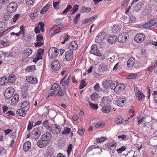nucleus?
<instances>
[{"label":"nucleus","instance_id":"45","mask_svg":"<svg viewBox=\"0 0 157 157\" xmlns=\"http://www.w3.org/2000/svg\"><path fill=\"white\" fill-rule=\"evenodd\" d=\"M72 8V6L71 5H68L67 8L62 12V13H63L64 14H66V13L69 12Z\"/></svg>","mask_w":157,"mask_h":157},{"label":"nucleus","instance_id":"30","mask_svg":"<svg viewBox=\"0 0 157 157\" xmlns=\"http://www.w3.org/2000/svg\"><path fill=\"white\" fill-rule=\"evenodd\" d=\"M109 87L111 90H113L115 89V87L117 86L118 83L117 82L114 81L113 80H110Z\"/></svg>","mask_w":157,"mask_h":157},{"label":"nucleus","instance_id":"12","mask_svg":"<svg viewBox=\"0 0 157 157\" xmlns=\"http://www.w3.org/2000/svg\"><path fill=\"white\" fill-rule=\"evenodd\" d=\"M52 137V135L50 132H47L42 136L41 138V139H44V140L48 142L49 140H51Z\"/></svg>","mask_w":157,"mask_h":157},{"label":"nucleus","instance_id":"55","mask_svg":"<svg viewBox=\"0 0 157 157\" xmlns=\"http://www.w3.org/2000/svg\"><path fill=\"white\" fill-rule=\"evenodd\" d=\"M82 10L84 12L88 13L90 11L91 9L89 7L84 6L82 7Z\"/></svg>","mask_w":157,"mask_h":157},{"label":"nucleus","instance_id":"48","mask_svg":"<svg viewBox=\"0 0 157 157\" xmlns=\"http://www.w3.org/2000/svg\"><path fill=\"white\" fill-rule=\"evenodd\" d=\"M33 122L32 121H30L29 122V124L27 127V130L28 131L30 130L32 128V127H34L33 124Z\"/></svg>","mask_w":157,"mask_h":157},{"label":"nucleus","instance_id":"34","mask_svg":"<svg viewBox=\"0 0 157 157\" xmlns=\"http://www.w3.org/2000/svg\"><path fill=\"white\" fill-rule=\"evenodd\" d=\"M136 96L139 101H142L143 99L145 97V95L142 92H140L139 94H137Z\"/></svg>","mask_w":157,"mask_h":157},{"label":"nucleus","instance_id":"38","mask_svg":"<svg viewBox=\"0 0 157 157\" xmlns=\"http://www.w3.org/2000/svg\"><path fill=\"white\" fill-rule=\"evenodd\" d=\"M130 23H133L135 22L136 20V18L135 16L131 14L129 16Z\"/></svg>","mask_w":157,"mask_h":157},{"label":"nucleus","instance_id":"29","mask_svg":"<svg viewBox=\"0 0 157 157\" xmlns=\"http://www.w3.org/2000/svg\"><path fill=\"white\" fill-rule=\"evenodd\" d=\"M23 36V40L26 42H29L31 40V36L29 34L25 33Z\"/></svg>","mask_w":157,"mask_h":157},{"label":"nucleus","instance_id":"46","mask_svg":"<svg viewBox=\"0 0 157 157\" xmlns=\"http://www.w3.org/2000/svg\"><path fill=\"white\" fill-rule=\"evenodd\" d=\"M80 13H78L77 14L74 20V23L75 24H77L80 19Z\"/></svg>","mask_w":157,"mask_h":157},{"label":"nucleus","instance_id":"49","mask_svg":"<svg viewBox=\"0 0 157 157\" xmlns=\"http://www.w3.org/2000/svg\"><path fill=\"white\" fill-rule=\"evenodd\" d=\"M60 2V1H59L58 2H53V7L54 8L56 9H58L59 8L58 6Z\"/></svg>","mask_w":157,"mask_h":157},{"label":"nucleus","instance_id":"31","mask_svg":"<svg viewBox=\"0 0 157 157\" xmlns=\"http://www.w3.org/2000/svg\"><path fill=\"white\" fill-rule=\"evenodd\" d=\"M8 82H7V78L5 77H2L0 78V85L1 86H3L6 85L8 84Z\"/></svg>","mask_w":157,"mask_h":157},{"label":"nucleus","instance_id":"62","mask_svg":"<svg viewBox=\"0 0 157 157\" xmlns=\"http://www.w3.org/2000/svg\"><path fill=\"white\" fill-rule=\"evenodd\" d=\"M19 15L20 14H19L15 15L14 17L12 18L11 20H12L13 22H15L18 19Z\"/></svg>","mask_w":157,"mask_h":157},{"label":"nucleus","instance_id":"22","mask_svg":"<svg viewBox=\"0 0 157 157\" xmlns=\"http://www.w3.org/2000/svg\"><path fill=\"white\" fill-rule=\"evenodd\" d=\"M69 36L67 34H64L61 36L59 39V41L62 44H64L65 41L68 40Z\"/></svg>","mask_w":157,"mask_h":157},{"label":"nucleus","instance_id":"41","mask_svg":"<svg viewBox=\"0 0 157 157\" xmlns=\"http://www.w3.org/2000/svg\"><path fill=\"white\" fill-rule=\"evenodd\" d=\"M123 121V119L121 116H118L117 119L116 121V123L117 124H121Z\"/></svg>","mask_w":157,"mask_h":157},{"label":"nucleus","instance_id":"24","mask_svg":"<svg viewBox=\"0 0 157 157\" xmlns=\"http://www.w3.org/2000/svg\"><path fill=\"white\" fill-rule=\"evenodd\" d=\"M78 45L75 41L71 42L69 45V48L70 50H71L73 51L76 50L77 48Z\"/></svg>","mask_w":157,"mask_h":157},{"label":"nucleus","instance_id":"18","mask_svg":"<svg viewBox=\"0 0 157 157\" xmlns=\"http://www.w3.org/2000/svg\"><path fill=\"white\" fill-rule=\"evenodd\" d=\"M135 59L133 57L130 58L127 62V65L128 67L130 68L132 67L135 63Z\"/></svg>","mask_w":157,"mask_h":157},{"label":"nucleus","instance_id":"52","mask_svg":"<svg viewBox=\"0 0 157 157\" xmlns=\"http://www.w3.org/2000/svg\"><path fill=\"white\" fill-rule=\"evenodd\" d=\"M89 105L90 108L94 109H97L98 108V107L97 105H96L93 103H92L89 102Z\"/></svg>","mask_w":157,"mask_h":157},{"label":"nucleus","instance_id":"40","mask_svg":"<svg viewBox=\"0 0 157 157\" xmlns=\"http://www.w3.org/2000/svg\"><path fill=\"white\" fill-rule=\"evenodd\" d=\"M14 89L12 87H10L7 88L5 93L11 94H13L14 92Z\"/></svg>","mask_w":157,"mask_h":157},{"label":"nucleus","instance_id":"35","mask_svg":"<svg viewBox=\"0 0 157 157\" xmlns=\"http://www.w3.org/2000/svg\"><path fill=\"white\" fill-rule=\"evenodd\" d=\"M116 145V143H110L107 144V146L109 149L114 150Z\"/></svg>","mask_w":157,"mask_h":157},{"label":"nucleus","instance_id":"59","mask_svg":"<svg viewBox=\"0 0 157 157\" xmlns=\"http://www.w3.org/2000/svg\"><path fill=\"white\" fill-rule=\"evenodd\" d=\"M126 149L125 147L124 146H122L117 150V151L118 152V153H120L121 152L124 151Z\"/></svg>","mask_w":157,"mask_h":157},{"label":"nucleus","instance_id":"51","mask_svg":"<svg viewBox=\"0 0 157 157\" xmlns=\"http://www.w3.org/2000/svg\"><path fill=\"white\" fill-rule=\"evenodd\" d=\"M44 50L42 48L38 49L37 51V54L40 55H43L44 54Z\"/></svg>","mask_w":157,"mask_h":157},{"label":"nucleus","instance_id":"16","mask_svg":"<svg viewBox=\"0 0 157 157\" xmlns=\"http://www.w3.org/2000/svg\"><path fill=\"white\" fill-rule=\"evenodd\" d=\"M49 142L45 140H44V139H41V140H39L37 143V144L38 147L40 148L46 147L49 144Z\"/></svg>","mask_w":157,"mask_h":157},{"label":"nucleus","instance_id":"56","mask_svg":"<svg viewBox=\"0 0 157 157\" xmlns=\"http://www.w3.org/2000/svg\"><path fill=\"white\" fill-rule=\"evenodd\" d=\"M98 94L96 93H94L91 97V99L92 101H94L95 99L97 98Z\"/></svg>","mask_w":157,"mask_h":157},{"label":"nucleus","instance_id":"14","mask_svg":"<svg viewBox=\"0 0 157 157\" xmlns=\"http://www.w3.org/2000/svg\"><path fill=\"white\" fill-rule=\"evenodd\" d=\"M111 102L108 97H104L102 98L101 105V106L108 105Z\"/></svg>","mask_w":157,"mask_h":157},{"label":"nucleus","instance_id":"23","mask_svg":"<svg viewBox=\"0 0 157 157\" xmlns=\"http://www.w3.org/2000/svg\"><path fill=\"white\" fill-rule=\"evenodd\" d=\"M112 109V107L110 105H106L102 106L101 110L102 112L108 113L110 112Z\"/></svg>","mask_w":157,"mask_h":157},{"label":"nucleus","instance_id":"47","mask_svg":"<svg viewBox=\"0 0 157 157\" xmlns=\"http://www.w3.org/2000/svg\"><path fill=\"white\" fill-rule=\"evenodd\" d=\"M63 28V27L60 24H58L57 25H54L52 28V29L50 30V31H51L53 29H61Z\"/></svg>","mask_w":157,"mask_h":157},{"label":"nucleus","instance_id":"54","mask_svg":"<svg viewBox=\"0 0 157 157\" xmlns=\"http://www.w3.org/2000/svg\"><path fill=\"white\" fill-rule=\"evenodd\" d=\"M143 26L144 28H147L152 26L149 21L144 24Z\"/></svg>","mask_w":157,"mask_h":157},{"label":"nucleus","instance_id":"20","mask_svg":"<svg viewBox=\"0 0 157 157\" xmlns=\"http://www.w3.org/2000/svg\"><path fill=\"white\" fill-rule=\"evenodd\" d=\"M117 40V37L114 35H111L108 37L107 41L108 43L112 44L115 43Z\"/></svg>","mask_w":157,"mask_h":157},{"label":"nucleus","instance_id":"50","mask_svg":"<svg viewBox=\"0 0 157 157\" xmlns=\"http://www.w3.org/2000/svg\"><path fill=\"white\" fill-rule=\"evenodd\" d=\"M58 91V90H55L51 92V93H49L48 94V96L47 97V98L48 97L50 96L51 95H54L57 94V91Z\"/></svg>","mask_w":157,"mask_h":157},{"label":"nucleus","instance_id":"7","mask_svg":"<svg viewBox=\"0 0 157 157\" xmlns=\"http://www.w3.org/2000/svg\"><path fill=\"white\" fill-rule=\"evenodd\" d=\"M90 52L96 56H101V54L98 49L97 45L95 44H93L91 46Z\"/></svg>","mask_w":157,"mask_h":157},{"label":"nucleus","instance_id":"64","mask_svg":"<svg viewBox=\"0 0 157 157\" xmlns=\"http://www.w3.org/2000/svg\"><path fill=\"white\" fill-rule=\"evenodd\" d=\"M13 95V94H9L7 93V92H6V93H5L4 96L6 98L9 99L11 98Z\"/></svg>","mask_w":157,"mask_h":157},{"label":"nucleus","instance_id":"17","mask_svg":"<svg viewBox=\"0 0 157 157\" xmlns=\"http://www.w3.org/2000/svg\"><path fill=\"white\" fill-rule=\"evenodd\" d=\"M67 77V75H66L60 81V83L61 84L62 86L64 88H67L69 83V82H67V81L66 80V78Z\"/></svg>","mask_w":157,"mask_h":157},{"label":"nucleus","instance_id":"60","mask_svg":"<svg viewBox=\"0 0 157 157\" xmlns=\"http://www.w3.org/2000/svg\"><path fill=\"white\" fill-rule=\"evenodd\" d=\"M34 0H25L26 4L29 6L32 5L34 3Z\"/></svg>","mask_w":157,"mask_h":157},{"label":"nucleus","instance_id":"15","mask_svg":"<svg viewBox=\"0 0 157 157\" xmlns=\"http://www.w3.org/2000/svg\"><path fill=\"white\" fill-rule=\"evenodd\" d=\"M73 51L71 50H70L66 52L65 58L67 60L70 61L73 58Z\"/></svg>","mask_w":157,"mask_h":157},{"label":"nucleus","instance_id":"37","mask_svg":"<svg viewBox=\"0 0 157 157\" xmlns=\"http://www.w3.org/2000/svg\"><path fill=\"white\" fill-rule=\"evenodd\" d=\"M86 79H82L80 82V85L79 87V89H82L83 88L86 86Z\"/></svg>","mask_w":157,"mask_h":157},{"label":"nucleus","instance_id":"33","mask_svg":"<svg viewBox=\"0 0 157 157\" xmlns=\"http://www.w3.org/2000/svg\"><path fill=\"white\" fill-rule=\"evenodd\" d=\"M112 31L114 33L117 34L120 32V29H119L117 25H114L113 26Z\"/></svg>","mask_w":157,"mask_h":157},{"label":"nucleus","instance_id":"61","mask_svg":"<svg viewBox=\"0 0 157 157\" xmlns=\"http://www.w3.org/2000/svg\"><path fill=\"white\" fill-rule=\"evenodd\" d=\"M5 28L4 23L0 22V31L3 30Z\"/></svg>","mask_w":157,"mask_h":157},{"label":"nucleus","instance_id":"26","mask_svg":"<svg viewBox=\"0 0 157 157\" xmlns=\"http://www.w3.org/2000/svg\"><path fill=\"white\" fill-rule=\"evenodd\" d=\"M19 99V95L17 94H15L12 99V103H13L14 105H16L18 103Z\"/></svg>","mask_w":157,"mask_h":157},{"label":"nucleus","instance_id":"36","mask_svg":"<svg viewBox=\"0 0 157 157\" xmlns=\"http://www.w3.org/2000/svg\"><path fill=\"white\" fill-rule=\"evenodd\" d=\"M50 6V4H48L46 6H44L41 10L40 13L41 14H43L45 12L47 11Z\"/></svg>","mask_w":157,"mask_h":157},{"label":"nucleus","instance_id":"32","mask_svg":"<svg viewBox=\"0 0 157 157\" xmlns=\"http://www.w3.org/2000/svg\"><path fill=\"white\" fill-rule=\"evenodd\" d=\"M54 150L52 147H48L46 150V155H55L54 152Z\"/></svg>","mask_w":157,"mask_h":157},{"label":"nucleus","instance_id":"44","mask_svg":"<svg viewBox=\"0 0 157 157\" xmlns=\"http://www.w3.org/2000/svg\"><path fill=\"white\" fill-rule=\"evenodd\" d=\"M78 5H75L74 6L73 8L72 9L70 12V13L74 14L76 12L78 9Z\"/></svg>","mask_w":157,"mask_h":157},{"label":"nucleus","instance_id":"43","mask_svg":"<svg viewBox=\"0 0 157 157\" xmlns=\"http://www.w3.org/2000/svg\"><path fill=\"white\" fill-rule=\"evenodd\" d=\"M71 129L67 127L65 128L64 131L61 132L62 135L68 134L70 133L71 132Z\"/></svg>","mask_w":157,"mask_h":157},{"label":"nucleus","instance_id":"25","mask_svg":"<svg viewBox=\"0 0 157 157\" xmlns=\"http://www.w3.org/2000/svg\"><path fill=\"white\" fill-rule=\"evenodd\" d=\"M7 82L8 83H13L16 80L15 76L13 74H11L8 77Z\"/></svg>","mask_w":157,"mask_h":157},{"label":"nucleus","instance_id":"53","mask_svg":"<svg viewBox=\"0 0 157 157\" xmlns=\"http://www.w3.org/2000/svg\"><path fill=\"white\" fill-rule=\"evenodd\" d=\"M98 146H95L94 145H92V146L89 147L87 150L86 151L88 152H89L90 151L93 150V149H95L98 148Z\"/></svg>","mask_w":157,"mask_h":157},{"label":"nucleus","instance_id":"39","mask_svg":"<svg viewBox=\"0 0 157 157\" xmlns=\"http://www.w3.org/2000/svg\"><path fill=\"white\" fill-rule=\"evenodd\" d=\"M110 80H106L105 81H104L103 82L102 85L105 88L109 87V84Z\"/></svg>","mask_w":157,"mask_h":157},{"label":"nucleus","instance_id":"6","mask_svg":"<svg viewBox=\"0 0 157 157\" xmlns=\"http://www.w3.org/2000/svg\"><path fill=\"white\" fill-rule=\"evenodd\" d=\"M145 36L143 33H138L134 38V40L137 43H140L144 40Z\"/></svg>","mask_w":157,"mask_h":157},{"label":"nucleus","instance_id":"28","mask_svg":"<svg viewBox=\"0 0 157 157\" xmlns=\"http://www.w3.org/2000/svg\"><path fill=\"white\" fill-rule=\"evenodd\" d=\"M32 53V50L29 48L26 49L25 50L23 54V56L24 57H27L30 56Z\"/></svg>","mask_w":157,"mask_h":157},{"label":"nucleus","instance_id":"21","mask_svg":"<svg viewBox=\"0 0 157 157\" xmlns=\"http://www.w3.org/2000/svg\"><path fill=\"white\" fill-rule=\"evenodd\" d=\"M31 147V143L29 141H28L25 142L24 144L23 149L25 152L28 151Z\"/></svg>","mask_w":157,"mask_h":157},{"label":"nucleus","instance_id":"63","mask_svg":"<svg viewBox=\"0 0 157 157\" xmlns=\"http://www.w3.org/2000/svg\"><path fill=\"white\" fill-rule=\"evenodd\" d=\"M104 125V124L101 123L100 122L97 123L95 125V127L96 128H98L99 127H102Z\"/></svg>","mask_w":157,"mask_h":157},{"label":"nucleus","instance_id":"5","mask_svg":"<svg viewBox=\"0 0 157 157\" xmlns=\"http://www.w3.org/2000/svg\"><path fill=\"white\" fill-rule=\"evenodd\" d=\"M43 39V38L41 35H37L36 36V41H37L34 43V46L36 47L38 46H41L43 45L44 42Z\"/></svg>","mask_w":157,"mask_h":157},{"label":"nucleus","instance_id":"4","mask_svg":"<svg viewBox=\"0 0 157 157\" xmlns=\"http://www.w3.org/2000/svg\"><path fill=\"white\" fill-rule=\"evenodd\" d=\"M17 7V4L15 2H12L7 6L6 10L10 13L14 12Z\"/></svg>","mask_w":157,"mask_h":157},{"label":"nucleus","instance_id":"11","mask_svg":"<svg viewBox=\"0 0 157 157\" xmlns=\"http://www.w3.org/2000/svg\"><path fill=\"white\" fill-rule=\"evenodd\" d=\"M127 34L126 33H121L118 36L117 38V40L120 43H123L126 41L127 39Z\"/></svg>","mask_w":157,"mask_h":157},{"label":"nucleus","instance_id":"1","mask_svg":"<svg viewBox=\"0 0 157 157\" xmlns=\"http://www.w3.org/2000/svg\"><path fill=\"white\" fill-rule=\"evenodd\" d=\"M46 129L54 133L57 134H59L61 132V128L59 125L56 124H53L51 126H48Z\"/></svg>","mask_w":157,"mask_h":157},{"label":"nucleus","instance_id":"13","mask_svg":"<svg viewBox=\"0 0 157 157\" xmlns=\"http://www.w3.org/2000/svg\"><path fill=\"white\" fill-rule=\"evenodd\" d=\"M51 67L54 70H58L60 67V66L59 61L57 60H54L51 64Z\"/></svg>","mask_w":157,"mask_h":157},{"label":"nucleus","instance_id":"2","mask_svg":"<svg viewBox=\"0 0 157 157\" xmlns=\"http://www.w3.org/2000/svg\"><path fill=\"white\" fill-rule=\"evenodd\" d=\"M59 53V50L55 47L51 48L48 52V55L49 57L51 59H54L58 55Z\"/></svg>","mask_w":157,"mask_h":157},{"label":"nucleus","instance_id":"57","mask_svg":"<svg viewBox=\"0 0 157 157\" xmlns=\"http://www.w3.org/2000/svg\"><path fill=\"white\" fill-rule=\"evenodd\" d=\"M152 26L157 23V19L154 18L149 21Z\"/></svg>","mask_w":157,"mask_h":157},{"label":"nucleus","instance_id":"27","mask_svg":"<svg viewBox=\"0 0 157 157\" xmlns=\"http://www.w3.org/2000/svg\"><path fill=\"white\" fill-rule=\"evenodd\" d=\"M26 111H25V110H23V109H21L17 110L16 113L17 114L20 116L24 117L26 115Z\"/></svg>","mask_w":157,"mask_h":157},{"label":"nucleus","instance_id":"10","mask_svg":"<svg viewBox=\"0 0 157 157\" xmlns=\"http://www.w3.org/2000/svg\"><path fill=\"white\" fill-rule=\"evenodd\" d=\"M126 98L124 96L121 97L117 100V105L119 106L122 107L124 105L125 103L126 102Z\"/></svg>","mask_w":157,"mask_h":157},{"label":"nucleus","instance_id":"58","mask_svg":"<svg viewBox=\"0 0 157 157\" xmlns=\"http://www.w3.org/2000/svg\"><path fill=\"white\" fill-rule=\"evenodd\" d=\"M57 92V95L59 96H63L64 95L65 92L64 91H62L61 90H58Z\"/></svg>","mask_w":157,"mask_h":157},{"label":"nucleus","instance_id":"9","mask_svg":"<svg viewBox=\"0 0 157 157\" xmlns=\"http://www.w3.org/2000/svg\"><path fill=\"white\" fill-rule=\"evenodd\" d=\"M32 137L35 139H38L41 135V132L37 128L33 129L32 131Z\"/></svg>","mask_w":157,"mask_h":157},{"label":"nucleus","instance_id":"19","mask_svg":"<svg viewBox=\"0 0 157 157\" xmlns=\"http://www.w3.org/2000/svg\"><path fill=\"white\" fill-rule=\"evenodd\" d=\"M125 88V86L123 84H120L117 85V86L115 87L114 90V92L116 93H118L121 91V89H124Z\"/></svg>","mask_w":157,"mask_h":157},{"label":"nucleus","instance_id":"42","mask_svg":"<svg viewBox=\"0 0 157 157\" xmlns=\"http://www.w3.org/2000/svg\"><path fill=\"white\" fill-rule=\"evenodd\" d=\"M99 67L100 71L103 72L105 71L107 69V66L104 64H101Z\"/></svg>","mask_w":157,"mask_h":157},{"label":"nucleus","instance_id":"8","mask_svg":"<svg viewBox=\"0 0 157 157\" xmlns=\"http://www.w3.org/2000/svg\"><path fill=\"white\" fill-rule=\"evenodd\" d=\"M30 106V102L29 101L25 100L21 102L20 108L23 109V110H25V111H27L29 110Z\"/></svg>","mask_w":157,"mask_h":157},{"label":"nucleus","instance_id":"3","mask_svg":"<svg viewBox=\"0 0 157 157\" xmlns=\"http://www.w3.org/2000/svg\"><path fill=\"white\" fill-rule=\"evenodd\" d=\"M106 37V33L104 32H101L96 36L95 39V42L98 43H101L105 39Z\"/></svg>","mask_w":157,"mask_h":157}]
</instances>
